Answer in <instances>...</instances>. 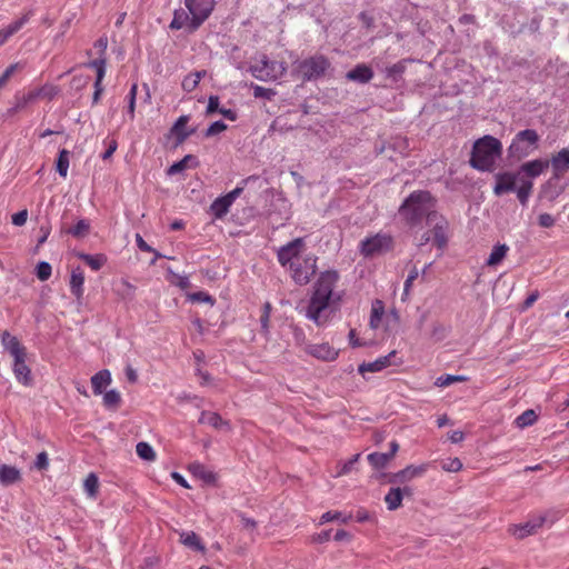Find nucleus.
I'll use <instances>...</instances> for the list:
<instances>
[{
  "label": "nucleus",
  "instance_id": "f257e3e1",
  "mask_svg": "<svg viewBox=\"0 0 569 569\" xmlns=\"http://www.w3.org/2000/svg\"><path fill=\"white\" fill-rule=\"evenodd\" d=\"M338 279V272L329 270L322 272L315 283V290L307 308V317L317 326H321L328 320L326 311L331 306L333 288Z\"/></svg>",
  "mask_w": 569,
  "mask_h": 569
},
{
  "label": "nucleus",
  "instance_id": "f03ea898",
  "mask_svg": "<svg viewBox=\"0 0 569 569\" xmlns=\"http://www.w3.org/2000/svg\"><path fill=\"white\" fill-rule=\"evenodd\" d=\"M436 200L429 191L417 190L411 192L400 206V218L411 228L419 226L423 219L428 223L430 217L436 214Z\"/></svg>",
  "mask_w": 569,
  "mask_h": 569
},
{
  "label": "nucleus",
  "instance_id": "7ed1b4c3",
  "mask_svg": "<svg viewBox=\"0 0 569 569\" xmlns=\"http://www.w3.org/2000/svg\"><path fill=\"white\" fill-rule=\"evenodd\" d=\"M501 142L492 136H485L473 143L469 162L477 170L492 171L496 160L501 157Z\"/></svg>",
  "mask_w": 569,
  "mask_h": 569
},
{
  "label": "nucleus",
  "instance_id": "20e7f679",
  "mask_svg": "<svg viewBox=\"0 0 569 569\" xmlns=\"http://www.w3.org/2000/svg\"><path fill=\"white\" fill-rule=\"evenodd\" d=\"M1 343L3 348L13 358V373L17 381L26 387H30L33 383L31 370L26 363L27 350L20 343L17 337L4 331L1 336Z\"/></svg>",
  "mask_w": 569,
  "mask_h": 569
},
{
  "label": "nucleus",
  "instance_id": "39448f33",
  "mask_svg": "<svg viewBox=\"0 0 569 569\" xmlns=\"http://www.w3.org/2000/svg\"><path fill=\"white\" fill-rule=\"evenodd\" d=\"M539 139V134L533 129L519 131L508 148L509 156L518 160L528 157L533 150L538 149Z\"/></svg>",
  "mask_w": 569,
  "mask_h": 569
},
{
  "label": "nucleus",
  "instance_id": "423d86ee",
  "mask_svg": "<svg viewBox=\"0 0 569 569\" xmlns=\"http://www.w3.org/2000/svg\"><path fill=\"white\" fill-rule=\"evenodd\" d=\"M393 238L388 233H376L361 240L359 250L366 258L385 254L393 249Z\"/></svg>",
  "mask_w": 569,
  "mask_h": 569
},
{
  "label": "nucleus",
  "instance_id": "0eeeda50",
  "mask_svg": "<svg viewBox=\"0 0 569 569\" xmlns=\"http://www.w3.org/2000/svg\"><path fill=\"white\" fill-rule=\"evenodd\" d=\"M286 71L283 62L270 60L266 54L256 58L254 64L251 66V76L259 80H277Z\"/></svg>",
  "mask_w": 569,
  "mask_h": 569
},
{
  "label": "nucleus",
  "instance_id": "6e6552de",
  "mask_svg": "<svg viewBox=\"0 0 569 569\" xmlns=\"http://www.w3.org/2000/svg\"><path fill=\"white\" fill-rule=\"evenodd\" d=\"M329 67L330 62L326 57L315 56L300 61L297 73L302 81H311L322 77Z\"/></svg>",
  "mask_w": 569,
  "mask_h": 569
},
{
  "label": "nucleus",
  "instance_id": "1a4fd4ad",
  "mask_svg": "<svg viewBox=\"0 0 569 569\" xmlns=\"http://www.w3.org/2000/svg\"><path fill=\"white\" fill-rule=\"evenodd\" d=\"M290 270L297 284H307L317 271V257L310 254L302 261L296 260V262H291Z\"/></svg>",
  "mask_w": 569,
  "mask_h": 569
},
{
  "label": "nucleus",
  "instance_id": "9d476101",
  "mask_svg": "<svg viewBox=\"0 0 569 569\" xmlns=\"http://www.w3.org/2000/svg\"><path fill=\"white\" fill-rule=\"evenodd\" d=\"M246 180L242 181V186H238L232 191L228 192L224 196L218 197L210 206V211L214 218L221 219L227 214L229 208L234 202V200L242 193L246 184Z\"/></svg>",
  "mask_w": 569,
  "mask_h": 569
},
{
  "label": "nucleus",
  "instance_id": "9b49d317",
  "mask_svg": "<svg viewBox=\"0 0 569 569\" xmlns=\"http://www.w3.org/2000/svg\"><path fill=\"white\" fill-rule=\"evenodd\" d=\"M427 226L431 228L433 243L442 251L448 243L447 231L449 223L447 219L437 212L430 217Z\"/></svg>",
  "mask_w": 569,
  "mask_h": 569
},
{
  "label": "nucleus",
  "instance_id": "f8f14e48",
  "mask_svg": "<svg viewBox=\"0 0 569 569\" xmlns=\"http://www.w3.org/2000/svg\"><path fill=\"white\" fill-rule=\"evenodd\" d=\"M184 6L188 9V11L192 14L193 20L201 26L212 13L216 6V1L184 0Z\"/></svg>",
  "mask_w": 569,
  "mask_h": 569
},
{
  "label": "nucleus",
  "instance_id": "ddd939ff",
  "mask_svg": "<svg viewBox=\"0 0 569 569\" xmlns=\"http://www.w3.org/2000/svg\"><path fill=\"white\" fill-rule=\"evenodd\" d=\"M545 521V517L538 516L525 523L510 526L508 531L517 539H525L528 536L535 535L543 526Z\"/></svg>",
  "mask_w": 569,
  "mask_h": 569
},
{
  "label": "nucleus",
  "instance_id": "4468645a",
  "mask_svg": "<svg viewBox=\"0 0 569 569\" xmlns=\"http://www.w3.org/2000/svg\"><path fill=\"white\" fill-rule=\"evenodd\" d=\"M171 30L186 29L188 32H194L200 28V24L193 20L192 14L184 9H176L173 18L170 22Z\"/></svg>",
  "mask_w": 569,
  "mask_h": 569
},
{
  "label": "nucleus",
  "instance_id": "2eb2a0df",
  "mask_svg": "<svg viewBox=\"0 0 569 569\" xmlns=\"http://www.w3.org/2000/svg\"><path fill=\"white\" fill-rule=\"evenodd\" d=\"M305 246L303 238H296L287 244L282 246L278 250V261L281 266L286 267L287 264L291 266V262H295L293 259L299 256L302 248Z\"/></svg>",
  "mask_w": 569,
  "mask_h": 569
},
{
  "label": "nucleus",
  "instance_id": "dca6fc26",
  "mask_svg": "<svg viewBox=\"0 0 569 569\" xmlns=\"http://www.w3.org/2000/svg\"><path fill=\"white\" fill-rule=\"evenodd\" d=\"M519 179L518 172H498L495 176L496 184L493 187V193L496 196H502L507 192L516 190V182Z\"/></svg>",
  "mask_w": 569,
  "mask_h": 569
},
{
  "label": "nucleus",
  "instance_id": "f3484780",
  "mask_svg": "<svg viewBox=\"0 0 569 569\" xmlns=\"http://www.w3.org/2000/svg\"><path fill=\"white\" fill-rule=\"evenodd\" d=\"M59 93V88L53 84H44L41 88L30 90L22 97L21 102L18 104V108H22L39 98L52 100Z\"/></svg>",
  "mask_w": 569,
  "mask_h": 569
},
{
  "label": "nucleus",
  "instance_id": "a211bd4d",
  "mask_svg": "<svg viewBox=\"0 0 569 569\" xmlns=\"http://www.w3.org/2000/svg\"><path fill=\"white\" fill-rule=\"evenodd\" d=\"M549 164L553 171V178L559 179L569 171V148H563L552 154Z\"/></svg>",
  "mask_w": 569,
  "mask_h": 569
},
{
  "label": "nucleus",
  "instance_id": "6ab92c4d",
  "mask_svg": "<svg viewBox=\"0 0 569 569\" xmlns=\"http://www.w3.org/2000/svg\"><path fill=\"white\" fill-rule=\"evenodd\" d=\"M426 471V466H408L405 469L391 473L388 478V482L392 485H403L411 479L421 476Z\"/></svg>",
  "mask_w": 569,
  "mask_h": 569
},
{
  "label": "nucleus",
  "instance_id": "aec40b11",
  "mask_svg": "<svg viewBox=\"0 0 569 569\" xmlns=\"http://www.w3.org/2000/svg\"><path fill=\"white\" fill-rule=\"evenodd\" d=\"M396 355H397V351L393 350L389 355L380 357L372 362H363L359 366L358 371L360 373L378 372L389 366L397 365V362L393 361V358H396Z\"/></svg>",
  "mask_w": 569,
  "mask_h": 569
},
{
  "label": "nucleus",
  "instance_id": "412c9836",
  "mask_svg": "<svg viewBox=\"0 0 569 569\" xmlns=\"http://www.w3.org/2000/svg\"><path fill=\"white\" fill-rule=\"evenodd\" d=\"M84 272L80 267L73 268L70 274L69 287L74 298L80 301L84 292Z\"/></svg>",
  "mask_w": 569,
  "mask_h": 569
},
{
  "label": "nucleus",
  "instance_id": "4be33fe9",
  "mask_svg": "<svg viewBox=\"0 0 569 569\" xmlns=\"http://www.w3.org/2000/svg\"><path fill=\"white\" fill-rule=\"evenodd\" d=\"M549 167V160L535 159L520 166L518 173L526 174L527 178L539 177Z\"/></svg>",
  "mask_w": 569,
  "mask_h": 569
},
{
  "label": "nucleus",
  "instance_id": "5701e85b",
  "mask_svg": "<svg viewBox=\"0 0 569 569\" xmlns=\"http://www.w3.org/2000/svg\"><path fill=\"white\" fill-rule=\"evenodd\" d=\"M308 352L325 361H332L338 357V350L332 348L329 343L312 345L309 347Z\"/></svg>",
  "mask_w": 569,
  "mask_h": 569
},
{
  "label": "nucleus",
  "instance_id": "b1692460",
  "mask_svg": "<svg viewBox=\"0 0 569 569\" xmlns=\"http://www.w3.org/2000/svg\"><path fill=\"white\" fill-rule=\"evenodd\" d=\"M373 78V71L365 63L357 64L348 71L347 79L359 83H368Z\"/></svg>",
  "mask_w": 569,
  "mask_h": 569
},
{
  "label": "nucleus",
  "instance_id": "393cba45",
  "mask_svg": "<svg viewBox=\"0 0 569 569\" xmlns=\"http://www.w3.org/2000/svg\"><path fill=\"white\" fill-rule=\"evenodd\" d=\"M29 21V14H23L21 18L8 24L0 30V46L4 44L14 33H17Z\"/></svg>",
  "mask_w": 569,
  "mask_h": 569
},
{
  "label": "nucleus",
  "instance_id": "a878e982",
  "mask_svg": "<svg viewBox=\"0 0 569 569\" xmlns=\"http://www.w3.org/2000/svg\"><path fill=\"white\" fill-rule=\"evenodd\" d=\"M111 383V373L109 370H100L91 378V386L94 395L102 393L103 389Z\"/></svg>",
  "mask_w": 569,
  "mask_h": 569
},
{
  "label": "nucleus",
  "instance_id": "bb28decb",
  "mask_svg": "<svg viewBox=\"0 0 569 569\" xmlns=\"http://www.w3.org/2000/svg\"><path fill=\"white\" fill-rule=\"evenodd\" d=\"M21 480L19 469L8 465L0 466V482L3 486H10Z\"/></svg>",
  "mask_w": 569,
  "mask_h": 569
},
{
  "label": "nucleus",
  "instance_id": "cd10ccee",
  "mask_svg": "<svg viewBox=\"0 0 569 569\" xmlns=\"http://www.w3.org/2000/svg\"><path fill=\"white\" fill-rule=\"evenodd\" d=\"M77 256L93 271L100 270L107 263V257L103 253L89 254L79 252Z\"/></svg>",
  "mask_w": 569,
  "mask_h": 569
},
{
  "label": "nucleus",
  "instance_id": "c85d7f7f",
  "mask_svg": "<svg viewBox=\"0 0 569 569\" xmlns=\"http://www.w3.org/2000/svg\"><path fill=\"white\" fill-rule=\"evenodd\" d=\"M198 164H199V162L194 156L187 154L180 161L171 164L167 170V174L174 176L188 168H196Z\"/></svg>",
  "mask_w": 569,
  "mask_h": 569
},
{
  "label": "nucleus",
  "instance_id": "c756f323",
  "mask_svg": "<svg viewBox=\"0 0 569 569\" xmlns=\"http://www.w3.org/2000/svg\"><path fill=\"white\" fill-rule=\"evenodd\" d=\"M189 119V116H180L171 129V132L177 138L178 142L184 141L193 132L192 130H186Z\"/></svg>",
  "mask_w": 569,
  "mask_h": 569
},
{
  "label": "nucleus",
  "instance_id": "7c9ffc66",
  "mask_svg": "<svg viewBox=\"0 0 569 569\" xmlns=\"http://www.w3.org/2000/svg\"><path fill=\"white\" fill-rule=\"evenodd\" d=\"M88 68L96 70L94 84L102 86L107 69V57H98L87 63Z\"/></svg>",
  "mask_w": 569,
  "mask_h": 569
},
{
  "label": "nucleus",
  "instance_id": "2f4dec72",
  "mask_svg": "<svg viewBox=\"0 0 569 569\" xmlns=\"http://www.w3.org/2000/svg\"><path fill=\"white\" fill-rule=\"evenodd\" d=\"M402 490H400V487H392L388 491V493L385 497V502L387 503L388 510L393 511L401 507L402 505Z\"/></svg>",
  "mask_w": 569,
  "mask_h": 569
},
{
  "label": "nucleus",
  "instance_id": "473e14b6",
  "mask_svg": "<svg viewBox=\"0 0 569 569\" xmlns=\"http://www.w3.org/2000/svg\"><path fill=\"white\" fill-rule=\"evenodd\" d=\"M207 74L206 70L194 71L187 74L181 83L186 92H192L199 84L200 80Z\"/></svg>",
  "mask_w": 569,
  "mask_h": 569
},
{
  "label": "nucleus",
  "instance_id": "72a5a7b5",
  "mask_svg": "<svg viewBox=\"0 0 569 569\" xmlns=\"http://www.w3.org/2000/svg\"><path fill=\"white\" fill-rule=\"evenodd\" d=\"M520 186L516 187L517 198L522 206H526L532 192L533 183L530 179L520 178Z\"/></svg>",
  "mask_w": 569,
  "mask_h": 569
},
{
  "label": "nucleus",
  "instance_id": "f704fd0d",
  "mask_svg": "<svg viewBox=\"0 0 569 569\" xmlns=\"http://www.w3.org/2000/svg\"><path fill=\"white\" fill-rule=\"evenodd\" d=\"M199 423L211 426L214 429H221L222 426L226 425V422L222 420V418L218 413L210 412V411L201 412V415L199 417Z\"/></svg>",
  "mask_w": 569,
  "mask_h": 569
},
{
  "label": "nucleus",
  "instance_id": "c9c22d12",
  "mask_svg": "<svg viewBox=\"0 0 569 569\" xmlns=\"http://www.w3.org/2000/svg\"><path fill=\"white\" fill-rule=\"evenodd\" d=\"M180 542L196 550H204V546L200 542L198 535L193 531L180 532Z\"/></svg>",
  "mask_w": 569,
  "mask_h": 569
},
{
  "label": "nucleus",
  "instance_id": "e433bc0d",
  "mask_svg": "<svg viewBox=\"0 0 569 569\" xmlns=\"http://www.w3.org/2000/svg\"><path fill=\"white\" fill-rule=\"evenodd\" d=\"M508 250L509 247L505 243L495 246L491 253L489 254V258L487 259V264L491 267L499 264L506 257Z\"/></svg>",
  "mask_w": 569,
  "mask_h": 569
},
{
  "label": "nucleus",
  "instance_id": "4c0bfd02",
  "mask_svg": "<svg viewBox=\"0 0 569 569\" xmlns=\"http://www.w3.org/2000/svg\"><path fill=\"white\" fill-rule=\"evenodd\" d=\"M70 152L67 149L60 150L57 161H56V169L57 172L62 177L66 178L68 174L69 163H70Z\"/></svg>",
  "mask_w": 569,
  "mask_h": 569
},
{
  "label": "nucleus",
  "instance_id": "58836bf2",
  "mask_svg": "<svg viewBox=\"0 0 569 569\" xmlns=\"http://www.w3.org/2000/svg\"><path fill=\"white\" fill-rule=\"evenodd\" d=\"M407 60H400L391 67L386 68L385 73L386 77L397 82L401 79L403 72L406 71Z\"/></svg>",
  "mask_w": 569,
  "mask_h": 569
},
{
  "label": "nucleus",
  "instance_id": "ea45409f",
  "mask_svg": "<svg viewBox=\"0 0 569 569\" xmlns=\"http://www.w3.org/2000/svg\"><path fill=\"white\" fill-rule=\"evenodd\" d=\"M538 419V415L535 410L528 409L523 411L520 416H518L515 420V423L518 428L523 429L529 426H532Z\"/></svg>",
  "mask_w": 569,
  "mask_h": 569
},
{
  "label": "nucleus",
  "instance_id": "a19ab883",
  "mask_svg": "<svg viewBox=\"0 0 569 569\" xmlns=\"http://www.w3.org/2000/svg\"><path fill=\"white\" fill-rule=\"evenodd\" d=\"M136 452L139 458L147 460V461H154L157 458L156 451L153 448L144 441H140L136 446Z\"/></svg>",
  "mask_w": 569,
  "mask_h": 569
},
{
  "label": "nucleus",
  "instance_id": "79ce46f5",
  "mask_svg": "<svg viewBox=\"0 0 569 569\" xmlns=\"http://www.w3.org/2000/svg\"><path fill=\"white\" fill-rule=\"evenodd\" d=\"M383 312H385V309H383L382 302L380 300H376L372 303V308H371V316H370V327L371 328L376 329L379 327L380 321L383 316Z\"/></svg>",
  "mask_w": 569,
  "mask_h": 569
},
{
  "label": "nucleus",
  "instance_id": "37998d69",
  "mask_svg": "<svg viewBox=\"0 0 569 569\" xmlns=\"http://www.w3.org/2000/svg\"><path fill=\"white\" fill-rule=\"evenodd\" d=\"M83 487L88 496L94 498L99 489L98 477L93 472L89 473L84 480Z\"/></svg>",
  "mask_w": 569,
  "mask_h": 569
},
{
  "label": "nucleus",
  "instance_id": "c03bdc74",
  "mask_svg": "<svg viewBox=\"0 0 569 569\" xmlns=\"http://www.w3.org/2000/svg\"><path fill=\"white\" fill-rule=\"evenodd\" d=\"M391 460V458L386 453L373 452L368 456V461L373 468L380 469L386 467V465Z\"/></svg>",
  "mask_w": 569,
  "mask_h": 569
},
{
  "label": "nucleus",
  "instance_id": "a18cd8bd",
  "mask_svg": "<svg viewBox=\"0 0 569 569\" xmlns=\"http://www.w3.org/2000/svg\"><path fill=\"white\" fill-rule=\"evenodd\" d=\"M121 403V396L117 390H109L103 396V405L107 408L117 409Z\"/></svg>",
  "mask_w": 569,
  "mask_h": 569
},
{
  "label": "nucleus",
  "instance_id": "49530a36",
  "mask_svg": "<svg viewBox=\"0 0 569 569\" xmlns=\"http://www.w3.org/2000/svg\"><path fill=\"white\" fill-rule=\"evenodd\" d=\"M187 298L191 302H198V303L203 302V303H209L211 306H213L214 301H216L214 298L206 291L187 293Z\"/></svg>",
  "mask_w": 569,
  "mask_h": 569
},
{
  "label": "nucleus",
  "instance_id": "de8ad7c7",
  "mask_svg": "<svg viewBox=\"0 0 569 569\" xmlns=\"http://www.w3.org/2000/svg\"><path fill=\"white\" fill-rule=\"evenodd\" d=\"M466 380H467V377H465V376L445 375V376H440L437 378L436 386L448 387L455 382H462Z\"/></svg>",
  "mask_w": 569,
  "mask_h": 569
},
{
  "label": "nucleus",
  "instance_id": "09e8293b",
  "mask_svg": "<svg viewBox=\"0 0 569 569\" xmlns=\"http://www.w3.org/2000/svg\"><path fill=\"white\" fill-rule=\"evenodd\" d=\"M89 229H90V224L87 220H79L71 229H70V233L73 236V237H77V238H82L84 236H87V233L89 232Z\"/></svg>",
  "mask_w": 569,
  "mask_h": 569
},
{
  "label": "nucleus",
  "instance_id": "8fccbe9b",
  "mask_svg": "<svg viewBox=\"0 0 569 569\" xmlns=\"http://www.w3.org/2000/svg\"><path fill=\"white\" fill-rule=\"evenodd\" d=\"M447 335H448V327L447 326H445L441 322H435L432 325L431 338L435 341L443 340L447 337Z\"/></svg>",
  "mask_w": 569,
  "mask_h": 569
},
{
  "label": "nucleus",
  "instance_id": "3c124183",
  "mask_svg": "<svg viewBox=\"0 0 569 569\" xmlns=\"http://www.w3.org/2000/svg\"><path fill=\"white\" fill-rule=\"evenodd\" d=\"M137 91H138V84L133 83L128 93V113H129V117L131 120L134 119Z\"/></svg>",
  "mask_w": 569,
  "mask_h": 569
},
{
  "label": "nucleus",
  "instance_id": "603ef678",
  "mask_svg": "<svg viewBox=\"0 0 569 569\" xmlns=\"http://www.w3.org/2000/svg\"><path fill=\"white\" fill-rule=\"evenodd\" d=\"M52 268L50 263L41 261L37 266V277L41 281H46L51 277Z\"/></svg>",
  "mask_w": 569,
  "mask_h": 569
},
{
  "label": "nucleus",
  "instance_id": "864d4df0",
  "mask_svg": "<svg viewBox=\"0 0 569 569\" xmlns=\"http://www.w3.org/2000/svg\"><path fill=\"white\" fill-rule=\"evenodd\" d=\"M360 456V453H356L348 461L343 462L336 476L340 477L349 473L352 470L355 463L359 461Z\"/></svg>",
  "mask_w": 569,
  "mask_h": 569
},
{
  "label": "nucleus",
  "instance_id": "5fc2aeb1",
  "mask_svg": "<svg viewBox=\"0 0 569 569\" xmlns=\"http://www.w3.org/2000/svg\"><path fill=\"white\" fill-rule=\"evenodd\" d=\"M270 312H271V305L269 302H266L262 307L261 315L259 318V322L261 323V328L264 332L268 331Z\"/></svg>",
  "mask_w": 569,
  "mask_h": 569
},
{
  "label": "nucleus",
  "instance_id": "6e6d98bb",
  "mask_svg": "<svg viewBox=\"0 0 569 569\" xmlns=\"http://www.w3.org/2000/svg\"><path fill=\"white\" fill-rule=\"evenodd\" d=\"M442 469L448 472H458L462 469V462L459 458L448 459L442 462Z\"/></svg>",
  "mask_w": 569,
  "mask_h": 569
},
{
  "label": "nucleus",
  "instance_id": "4d7b16f0",
  "mask_svg": "<svg viewBox=\"0 0 569 569\" xmlns=\"http://www.w3.org/2000/svg\"><path fill=\"white\" fill-rule=\"evenodd\" d=\"M253 96L256 98H263L271 100L276 96V91L269 88H263L261 86L253 87Z\"/></svg>",
  "mask_w": 569,
  "mask_h": 569
},
{
  "label": "nucleus",
  "instance_id": "13d9d810",
  "mask_svg": "<svg viewBox=\"0 0 569 569\" xmlns=\"http://www.w3.org/2000/svg\"><path fill=\"white\" fill-rule=\"evenodd\" d=\"M136 242H137V246L138 248L141 250V251H144V252H153L154 253V260L161 258V254L159 252H157L152 247H150L144 240L143 238L137 233L136 234Z\"/></svg>",
  "mask_w": 569,
  "mask_h": 569
},
{
  "label": "nucleus",
  "instance_id": "bf43d9fd",
  "mask_svg": "<svg viewBox=\"0 0 569 569\" xmlns=\"http://www.w3.org/2000/svg\"><path fill=\"white\" fill-rule=\"evenodd\" d=\"M19 69V63L10 64L0 77V89L7 84L11 76Z\"/></svg>",
  "mask_w": 569,
  "mask_h": 569
},
{
  "label": "nucleus",
  "instance_id": "052dcab7",
  "mask_svg": "<svg viewBox=\"0 0 569 569\" xmlns=\"http://www.w3.org/2000/svg\"><path fill=\"white\" fill-rule=\"evenodd\" d=\"M34 467L38 470H47L49 467V458L46 451L40 452L34 461Z\"/></svg>",
  "mask_w": 569,
  "mask_h": 569
},
{
  "label": "nucleus",
  "instance_id": "680f3d73",
  "mask_svg": "<svg viewBox=\"0 0 569 569\" xmlns=\"http://www.w3.org/2000/svg\"><path fill=\"white\" fill-rule=\"evenodd\" d=\"M226 129H227V126H226L224 122L216 121L212 124H210V127L207 129L206 136L207 137H212V136H216V134L224 131Z\"/></svg>",
  "mask_w": 569,
  "mask_h": 569
},
{
  "label": "nucleus",
  "instance_id": "e2e57ef3",
  "mask_svg": "<svg viewBox=\"0 0 569 569\" xmlns=\"http://www.w3.org/2000/svg\"><path fill=\"white\" fill-rule=\"evenodd\" d=\"M93 48L97 50L98 57H106V51L108 48V39L107 37H100L93 44Z\"/></svg>",
  "mask_w": 569,
  "mask_h": 569
},
{
  "label": "nucleus",
  "instance_id": "0e129e2a",
  "mask_svg": "<svg viewBox=\"0 0 569 569\" xmlns=\"http://www.w3.org/2000/svg\"><path fill=\"white\" fill-rule=\"evenodd\" d=\"M556 220L550 213H541L538 217V223L542 228H550L555 224Z\"/></svg>",
  "mask_w": 569,
  "mask_h": 569
},
{
  "label": "nucleus",
  "instance_id": "69168bd1",
  "mask_svg": "<svg viewBox=\"0 0 569 569\" xmlns=\"http://www.w3.org/2000/svg\"><path fill=\"white\" fill-rule=\"evenodd\" d=\"M27 219H28V211L26 209L14 213L11 217L12 223L18 227L23 226L27 222Z\"/></svg>",
  "mask_w": 569,
  "mask_h": 569
},
{
  "label": "nucleus",
  "instance_id": "338daca9",
  "mask_svg": "<svg viewBox=\"0 0 569 569\" xmlns=\"http://www.w3.org/2000/svg\"><path fill=\"white\" fill-rule=\"evenodd\" d=\"M194 473L204 479L206 481H211L214 478L213 475L201 465L194 466Z\"/></svg>",
  "mask_w": 569,
  "mask_h": 569
},
{
  "label": "nucleus",
  "instance_id": "774afa93",
  "mask_svg": "<svg viewBox=\"0 0 569 569\" xmlns=\"http://www.w3.org/2000/svg\"><path fill=\"white\" fill-rule=\"evenodd\" d=\"M419 276V271L416 267L412 268V270L409 272L406 281H405V292L408 293L411 286H412V282L418 278Z\"/></svg>",
  "mask_w": 569,
  "mask_h": 569
}]
</instances>
